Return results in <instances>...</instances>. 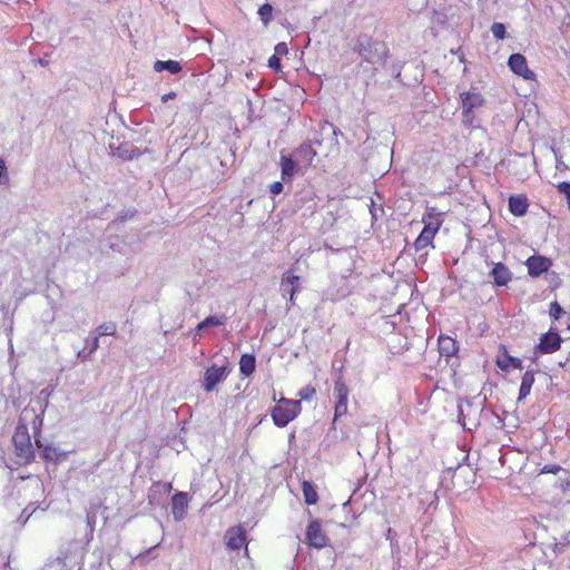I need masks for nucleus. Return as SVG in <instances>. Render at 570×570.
<instances>
[{
  "instance_id": "obj_1",
  "label": "nucleus",
  "mask_w": 570,
  "mask_h": 570,
  "mask_svg": "<svg viewBox=\"0 0 570 570\" xmlns=\"http://www.w3.org/2000/svg\"><path fill=\"white\" fill-rule=\"evenodd\" d=\"M29 420L31 421L35 434L39 433L42 426V416H40L35 409L26 406L20 414L18 425L12 436L16 453L18 458L24 462L33 458V448L26 423Z\"/></svg>"
},
{
  "instance_id": "obj_2",
  "label": "nucleus",
  "mask_w": 570,
  "mask_h": 570,
  "mask_svg": "<svg viewBox=\"0 0 570 570\" xmlns=\"http://www.w3.org/2000/svg\"><path fill=\"white\" fill-rule=\"evenodd\" d=\"M428 219L423 218L424 228L414 242V247L417 252L424 250L428 246L432 245V240L442 225L440 213H436V209L433 207L429 209Z\"/></svg>"
},
{
  "instance_id": "obj_3",
  "label": "nucleus",
  "mask_w": 570,
  "mask_h": 570,
  "mask_svg": "<svg viewBox=\"0 0 570 570\" xmlns=\"http://www.w3.org/2000/svg\"><path fill=\"white\" fill-rule=\"evenodd\" d=\"M301 412V402L282 399L272 411L274 424L278 428L286 426Z\"/></svg>"
},
{
  "instance_id": "obj_4",
  "label": "nucleus",
  "mask_w": 570,
  "mask_h": 570,
  "mask_svg": "<svg viewBox=\"0 0 570 570\" xmlns=\"http://www.w3.org/2000/svg\"><path fill=\"white\" fill-rule=\"evenodd\" d=\"M463 122L473 125L474 110L481 108L484 104L482 95L475 90H469L461 94Z\"/></svg>"
},
{
  "instance_id": "obj_5",
  "label": "nucleus",
  "mask_w": 570,
  "mask_h": 570,
  "mask_svg": "<svg viewBox=\"0 0 570 570\" xmlns=\"http://www.w3.org/2000/svg\"><path fill=\"white\" fill-rule=\"evenodd\" d=\"M229 373V370L226 365H212L208 367L204 375V390L206 392H212L215 386L225 381L227 375Z\"/></svg>"
},
{
  "instance_id": "obj_6",
  "label": "nucleus",
  "mask_w": 570,
  "mask_h": 570,
  "mask_svg": "<svg viewBox=\"0 0 570 570\" xmlns=\"http://www.w3.org/2000/svg\"><path fill=\"white\" fill-rule=\"evenodd\" d=\"M306 540L307 543L316 549H322L327 544V537L325 532L322 530L321 522L318 520H313L309 522L306 530Z\"/></svg>"
},
{
  "instance_id": "obj_7",
  "label": "nucleus",
  "mask_w": 570,
  "mask_h": 570,
  "mask_svg": "<svg viewBox=\"0 0 570 570\" xmlns=\"http://www.w3.org/2000/svg\"><path fill=\"white\" fill-rule=\"evenodd\" d=\"M508 66L515 75L525 80L534 78V72L529 69L527 59L521 53L511 55L508 60Z\"/></svg>"
},
{
  "instance_id": "obj_8",
  "label": "nucleus",
  "mask_w": 570,
  "mask_h": 570,
  "mask_svg": "<svg viewBox=\"0 0 570 570\" xmlns=\"http://www.w3.org/2000/svg\"><path fill=\"white\" fill-rule=\"evenodd\" d=\"M224 538L227 549L237 551L246 543V531L242 525H235L225 532Z\"/></svg>"
},
{
  "instance_id": "obj_9",
  "label": "nucleus",
  "mask_w": 570,
  "mask_h": 570,
  "mask_svg": "<svg viewBox=\"0 0 570 570\" xmlns=\"http://www.w3.org/2000/svg\"><path fill=\"white\" fill-rule=\"evenodd\" d=\"M298 284H299V276L293 274V272L289 269L285 272L282 276L281 281V292L282 295L289 296V303L291 305H294V295L298 292Z\"/></svg>"
},
{
  "instance_id": "obj_10",
  "label": "nucleus",
  "mask_w": 570,
  "mask_h": 570,
  "mask_svg": "<svg viewBox=\"0 0 570 570\" xmlns=\"http://www.w3.org/2000/svg\"><path fill=\"white\" fill-rule=\"evenodd\" d=\"M377 43L372 42L370 39H360L356 46V50L363 60L370 63H377L382 60L381 56L376 52Z\"/></svg>"
},
{
  "instance_id": "obj_11",
  "label": "nucleus",
  "mask_w": 570,
  "mask_h": 570,
  "mask_svg": "<svg viewBox=\"0 0 570 570\" xmlns=\"http://www.w3.org/2000/svg\"><path fill=\"white\" fill-rule=\"evenodd\" d=\"M525 265L531 277H539L551 267L552 262L544 256L533 255L527 259Z\"/></svg>"
},
{
  "instance_id": "obj_12",
  "label": "nucleus",
  "mask_w": 570,
  "mask_h": 570,
  "mask_svg": "<svg viewBox=\"0 0 570 570\" xmlns=\"http://www.w3.org/2000/svg\"><path fill=\"white\" fill-rule=\"evenodd\" d=\"M561 338L559 334L553 332H548L543 334L540 338V343L535 348V353L539 352L541 354H550L560 348Z\"/></svg>"
},
{
  "instance_id": "obj_13",
  "label": "nucleus",
  "mask_w": 570,
  "mask_h": 570,
  "mask_svg": "<svg viewBox=\"0 0 570 570\" xmlns=\"http://www.w3.org/2000/svg\"><path fill=\"white\" fill-rule=\"evenodd\" d=\"M188 509V499L187 493L185 492H177L171 498V512L174 515V519L179 521L184 519V517L187 513Z\"/></svg>"
},
{
  "instance_id": "obj_14",
  "label": "nucleus",
  "mask_w": 570,
  "mask_h": 570,
  "mask_svg": "<svg viewBox=\"0 0 570 570\" xmlns=\"http://www.w3.org/2000/svg\"><path fill=\"white\" fill-rule=\"evenodd\" d=\"M491 276L493 277V282L497 286H505L512 278L511 272L502 263L494 264L491 271Z\"/></svg>"
},
{
  "instance_id": "obj_15",
  "label": "nucleus",
  "mask_w": 570,
  "mask_h": 570,
  "mask_svg": "<svg viewBox=\"0 0 570 570\" xmlns=\"http://www.w3.org/2000/svg\"><path fill=\"white\" fill-rule=\"evenodd\" d=\"M316 154V150L311 144H303L295 150L294 157L297 163L309 166Z\"/></svg>"
},
{
  "instance_id": "obj_16",
  "label": "nucleus",
  "mask_w": 570,
  "mask_h": 570,
  "mask_svg": "<svg viewBox=\"0 0 570 570\" xmlns=\"http://www.w3.org/2000/svg\"><path fill=\"white\" fill-rule=\"evenodd\" d=\"M528 207L529 204L524 196L514 195L509 198V209L515 216H523Z\"/></svg>"
},
{
  "instance_id": "obj_17",
  "label": "nucleus",
  "mask_w": 570,
  "mask_h": 570,
  "mask_svg": "<svg viewBox=\"0 0 570 570\" xmlns=\"http://www.w3.org/2000/svg\"><path fill=\"white\" fill-rule=\"evenodd\" d=\"M534 383V373L532 371H527L521 380V385L519 390L518 401L524 400L531 392L532 385Z\"/></svg>"
},
{
  "instance_id": "obj_18",
  "label": "nucleus",
  "mask_w": 570,
  "mask_h": 570,
  "mask_svg": "<svg viewBox=\"0 0 570 570\" xmlns=\"http://www.w3.org/2000/svg\"><path fill=\"white\" fill-rule=\"evenodd\" d=\"M439 350L441 355L453 356L458 351L456 342L450 336H440Z\"/></svg>"
},
{
  "instance_id": "obj_19",
  "label": "nucleus",
  "mask_w": 570,
  "mask_h": 570,
  "mask_svg": "<svg viewBox=\"0 0 570 570\" xmlns=\"http://www.w3.org/2000/svg\"><path fill=\"white\" fill-rule=\"evenodd\" d=\"M181 69L183 68H181L180 62L176 61V60H167V61L157 60L154 63V70L157 72H161V71L166 70L171 75H176V73L180 72Z\"/></svg>"
},
{
  "instance_id": "obj_20",
  "label": "nucleus",
  "mask_w": 570,
  "mask_h": 570,
  "mask_svg": "<svg viewBox=\"0 0 570 570\" xmlns=\"http://www.w3.org/2000/svg\"><path fill=\"white\" fill-rule=\"evenodd\" d=\"M333 394L336 399V403H347L350 390L344 383L342 376L334 382V391Z\"/></svg>"
},
{
  "instance_id": "obj_21",
  "label": "nucleus",
  "mask_w": 570,
  "mask_h": 570,
  "mask_svg": "<svg viewBox=\"0 0 570 570\" xmlns=\"http://www.w3.org/2000/svg\"><path fill=\"white\" fill-rule=\"evenodd\" d=\"M227 317L225 315H212L206 317L204 321L197 324L194 332L195 334H198L203 330L209 327V326H219L225 324Z\"/></svg>"
},
{
  "instance_id": "obj_22",
  "label": "nucleus",
  "mask_w": 570,
  "mask_h": 570,
  "mask_svg": "<svg viewBox=\"0 0 570 570\" xmlns=\"http://www.w3.org/2000/svg\"><path fill=\"white\" fill-rule=\"evenodd\" d=\"M256 367L255 356L252 354H244L239 360V371L243 375L249 376L254 373Z\"/></svg>"
},
{
  "instance_id": "obj_23",
  "label": "nucleus",
  "mask_w": 570,
  "mask_h": 570,
  "mask_svg": "<svg viewBox=\"0 0 570 570\" xmlns=\"http://www.w3.org/2000/svg\"><path fill=\"white\" fill-rule=\"evenodd\" d=\"M281 166H282V178L283 180L289 179L294 176L297 167L296 159L288 158L286 156H282L281 158Z\"/></svg>"
},
{
  "instance_id": "obj_24",
  "label": "nucleus",
  "mask_w": 570,
  "mask_h": 570,
  "mask_svg": "<svg viewBox=\"0 0 570 570\" xmlns=\"http://www.w3.org/2000/svg\"><path fill=\"white\" fill-rule=\"evenodd\" d=\"M302 491L304 495L305 503L308 505L315 504L318 500L317 492L313 484L308 481H304L302 484Z\"/></svg>"
},
{
  "instance_id": "obj_25",
  "label": "nucleus",
  "mask_w": 570,
  "mask_h": 570,
  "mask_svg": "<svg viewBox=\"0 0 570 570\" xmlns=\"http://www.w3.org/2000/svg\"><path fill=\"white\" fill-rule=\"evenodd\" d=\"M43 458L53 462H61L67 458L66 452H61L58 448L48 445L43 449Z\"/></svg>"
},
{
  "instance_id": "obj_26",
  "label": "nucleus",
  "mask_w": 570,
  "mask_h": 570,
  "mask_svg": "<svg viewBox=\"0 0 570 570\" xmlns=\"http://www.w3.org/2000/svg\"><path fill=\"white\" fill-rule=\"evenodd\" d=\"M497 365L503 370L507 371L510 366L514 368H521V361L519 358L512 357L510 355H504L503 357H499L497 361Z\"/></svg>"
},
{
  "instance_id": "obj_27",
  "label": "nucleus",
  "mask_w": 570,
  "mask_h": 570,
  "mask_svg": "<svg viewBox=\"0 0 570 570\" xmlns=\"http://www.w3.org/2000/svg\"><path fill=\"white\" fill-rule=\"evenodd\" d=\"M258 16L264 26H267L273 19V7L268 3L263 4L258 9Z\"/></svg>"
},
{
  "instance_id": "obj_28",
  "label": "nucleus",
  "mask_w": 570,
  "mask_h": 570,
  "mask_svg": "<svg viewBox=\"0 0 570 570\" xmlns=\"http://www.w3.org/2000/svg\"><path fill=\"white\" fill-rule=\"evenodd\" d=\"M117 326L112 322H107L98 326L97 332L98 336L104 335H115L116 334Z\"/></svg>"
},
{
  "instance_id": "obj_29",
  "label": "nucleus",
  "mask_w": 570,
  "mask_h": 570,
  "mask_svg": "<svg viewBox=\"0 0 570 570\" xmlns=\"http://www.w3.org/2000/svg\"><path fill=\"white\" fill-rule=\"evenodd\" d=\"M491 32L495 39L502 40L505 38L507 33L505 26L503 23L495 22L491 26Z\"/></svg>"
},
{
  "instance_id": "obj_30",
  "label": "nucleus",
  "mask_w": 570,
  "mask_h": 570,
  "mask_svg": "<svg viewBox=\"0 0 570 570\" xmlns=\"http://www.w3.org/2000/svg\"><path fill=\"white\" fill-rule=\"evenodd\" d=\"M564 313L563 308L559 305L558 302H552L549 307V315L554 320H559L561 315Z\"/></svg>"
},
{
  "instance_id": "obj_31",
  "label": "nucleus",
  "mask_w": 570,
  "mask_h": 570,
  "mask_svg": "<svg viewBox=\"0 0 570 570\" xmlns=\"http://www.w3.org/2000/svg\"><path fill=\"white\" fill-rule=\"evenodd\" d=\"M347 413V403H335L334 421Z\"/></svg>"
},
{
  "instance_id": "obj_32",
  "label": "nucleus",
  "mask_w": 570,
  "mask_h": 570,
  "mask_svg": "<svg viewBox=\"0 0 570 570\" xmlns=\"http://www.w3.org/2000/svg\"><path fill=\"white\" fill-rule=\"evenodd\" d=\"M281 59L278 56L276 55H273L269 59H268V67L275 71H278L281 69Z\"/></svg>"
},
{
  "instance_id": "obj_33",
  "label": "nucleus",
  "mask_w": 570,
  "mask_h": 570,
  "mask_svg": "<svg viewBox=\"0 0 570 570\" xmlns=\"http://www.w3.org/2000/svg\"><path fill=\"white\" fill-rule=\"evenodd\" d=\"M276 56H285L288 53V48H287V45L285 42H279L275 46V49H274Z\"/></svg>"
},
{
  "instance_id": "obj_34",
  "label": "nucleus",
  "mask_w": 570,
  "mask_h": 570,
  "mask_svg": "<svg viewBox=\"0 0 570 570\" xmlns=\"http://www.w3.org/2000/svg\"><path fill=\"white\" fill-rule=\"evenodd\" d=\"M558 190L563 194L567 199L570 198V183L569 181H563V183H560L558 185Z\"/></svg>"
},
{
  "instance_id": "obj_35",
  "label": "nucleus",
  "mask_w": 570,
  "mask_h": 570,
  "mask_svg": "<svg viewBox=\"0 0 570 570\" xmlns=\"http://www.w3.org/2000/svg\"><path fill=\"white\" fill-rule=\"evenodd\" d=\"M8 178L7 166L3 159H0V185Z\"/></svg>"
},
{
  "instance_id": "obj_36",
  "label": "nucleus",
  "mask_w": 570,
  "mask_h": 570,
  "mask_svg": "<svg viewBox=\"0 0 570 570\" xmlns=\"http://www.w3.org/2000/svg\"><path fill=\"white\" fill-rule=\"evenodd\" d=\"M282 190H283V184L281 181H275L269 187V191L273 195H278L282 193Z\"/></svg>"
},
{
  "instance_id": "obj_37",
  "label": "nucleus",
  "mask_w": 570,
  "mask_h": 570,
  "mask_svg": "<svg viewBox=\"0 0 570 570\" xmlns=\"http://www.w3.org/2000/svg\"><path fill=\"white\" fill-rule=\"evenodd\" d=\"M99 347V336L97 335L94 337L90 347H89V355L94 354Z\"/></svg>"
},
{
  "instance_id": "obj_38",
  "label": "nucleus",
  "mask_w": 570,
  "mask_h": 570,
  "mask_svg": "<svg viewBox=\"0 0 570 570\" xmlns=\"http://www.w3.org/2000/svg\"><path fill=\"white\" fill-rule=\"evenodd\" d=\"M560 471V466L559 465H546L543 469H542V473H558Z\"/></svg>"
},
{
  "instance_id": "obj_39",
  "label": "nucleus",
  "mask_w": 570,
  "mask_h": 570,
  "mask_svg": "<svg viewBox=\"0 0 570 570\" xmlns=\"http://www.w3.org/2000/svg\"><path fill=\"white\" fill-rule=\"evenodd\" d=\"M176 97V92L174 91H170L168 94H165L163 97H161V101L163 102H167L169 99H174Z\"/></svg>"
},
{
  "instance_id": "obj_40",
  "label": "nucleus",
  "mask_w": 570,
  "mask_h": 570,
  "mask_svg": "<svg viewBox=\"0 0 570 570\" xmlns=\"http://www.w3.org/2000/svg\"><path fill=\"white\" fill-rule=\"evenodd\" d=\"M91 355H89V352L88 353H85V351H80L78 352V357L79 358H82V360H88L90 358Z\"/></svg>"
}]
</instances>
